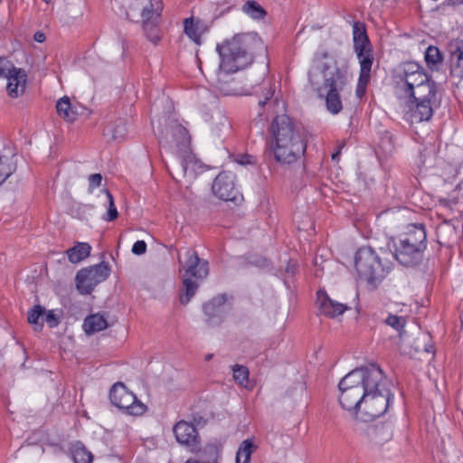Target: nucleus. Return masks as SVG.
I'll use <instances>...</instances> for the list:
<instances>
[{
  "label": "nucleus",
  "mask_w": 463,
  "mask_h": 463,
  "mask_svg": "<svg viewBox=\"0 0 463 463\" xmlns=\"http://www.w3.org/2000/svg\"><path fill=\"white\" fill-rule=\"evenodd\" d=\"M338 389L341 407L351 414H363L365 420L384 414L393 401L383 370L373 364L348 373Z\"/></svg>",
  "instance_id": "nucleus-1"
},
{
  "label": "nucleus",
  "mask_w": 463,
  "mask_h": 463,
  "mask_svg": "<svg viewBox=\"0 0 463 463\" xmlns=\"http://www.w3.org/2000/svg\"><path fill=\"white\" fill-rule=\"evenodd\" d=\"M308 80L313 90L325 97L326 109L332 115L338 114L343 109L340 93L350 83L348 66L340 53L320 46L312 58Z\"/></svg>",
  "instance_id": "nucleus-2"
},
{
  "label": "nucleus",
  "mask_w": 463,
  "mask_h": 463,
  "mask_svg": "<svg viewBox=\"0 0 463 463\" xmlns=\"http://www.w3.org/2000/svg\"><path fill=\"white\" fill-rule=\"evenodd\" d=\"M269 152L279 165H292L304 156L307 144L293 120L286 114L276 116L271 121Z\"/></svg>",
  "instance_id": "nucleus-3"
},
{
  "label": "nucleus",
  "mask_w": 463,
  "mask_h": 463,
  "mask_svg": "<svg viewBox=\"0 0 463 463\" xmlns=\"http://www.w3.org/2000/svg\"><path fill=\"white\" fill-rule=\"evenodd\" d=\"M266 47L255 32L236 33L217 43L216 52L220 56L219 68L226 72H237L251 64L258 52Z\"/></svg>",
  "instance_id": "nucleus-4"
},
{
  "label": "nucleus",
  "mask_w": 463,
  "mask_h": 463,
  "mask_svg": "<svg viewBox=\"0 0 463 463\" xmlns=\"http://www.w3.org/2000/svg\"><path fill=\"white\" fill-rule=\"evenodd\" d=\"M426 248L427 234L424 225L411 223L400 235L393 257L403 266H415L421 261Z\"/></svg>",
  "instance_id": "nucleus-5"
},
{
  "label": "nucleus",
  "mask_w": 463,
  "mask_h": 463,
  "mask_svg": "<svg viewBox=\"0 0 463 463\" xmlns=\"http://www.w3.org/2000/svg\"><path fill=\"white\" fill-rule=\"evenodd\" d=\"M354 51L360 65L355 94L358 98L364 96L371 79L373 54L371 43L363 25L354 22L353 24Z\"/></svg>",
  "instance_id": "nucleus-6"
},
{
  "label": "nucleus",
  "mask_w": 463,
  "mask_h": 463,
  "mask_svg": "<svg viewBox=\"0 0 463 463\" xmlns=\"http://www.w3.org/2000/svg\"><path fill=\"white\" fill-rule=\"evenodd\" d=\"M395 79L397 88L408 97L414 95L422 97L426 91H429L430 95L435 89L434 83L430 80L425 70L414 61L402 63Z\"/></svg>",
  "instance_id": "nucleus-7"
},
{
  "label": "nucleus",
  "mask_w": 463,
  "mask_h": 463,
  "mask_svg": "<svg viewBox=\"0 0 463 463\" xmlns=\"http://www.w3.org/2000/svg\"><path fill=\"white\" fill-rule=\"evenodd\" d=\"M354 266L359 278L369 284L383 279L390 269V266L382 262L372 247H362L357 250Z\"/></svg>",
  "instance_id": "nucleus-8"
},
{
  "label": "nucleus",
  "mask_w": 463,
  "mask_h": 463,
  "mask_svg": "<svg viewBox=\"0 0 463 463\" xmlns=\"http://www.w3.org/2000/svg\"><path fill=\"white\" fill-rule=\"evenodd\" d=\"M184 271L183 280L184 294L180 296V302L183 305H186L190 301L198 288V284L192 279H203L208 276V262L201 260L196 251L188 250L186 251Z\"/></svg>",
  "instance_id": "nucleus-9"
},
{
  "label": "nucleus",
  "mask_w": 463,
  "mask_h": 463,
  "mask_svg": "<svg viewBox=\"0 0 463 463\" xmlns=\"http://www.w3.org/2000/svg\"><path fill=\"white\" fill-rule=\"evenodd\" d=\"M0 78L6 80V93L12 99L23 96L26 90L28 75L5 57H0Z\"/></svg>",
  "instance_id": "nucleus-10"
},
{
  "label": "nucleus",
  "mask_w": 463,
  "mask_h": 463,
  "mask_svg": "<svg viewBox=\"0 0 463 463\" xmlns=\"http://www.w3.org/2000/svg\"><path fill=\"white\" fill-rule=\"evenodd\" d=\"M109 399L114 406L131 416H141L146 411V406L122 383H117L111 387Z\"/></svg>",
  "instance_id": "nucleus-11"
},
{
  "label": "nucleus",
  "mask_w": 463,
  "mask_h": 463,
  "mask_svg": "<svg viewBox=\"0 0 463 463\" xmlns=\"http://www.w3.org/2000/svg\"><path fill=\"white\" fill-rule=\"evenodd\" d=\"M110 274V267L107 262H100L81 269L76 275V287L80 294H90L95 287L105 281Z\"/></svg>",
  "instance_id": "nucleus-12"
},
{
  "label": "nucleus",
  "mask_w": 463,
  "mask_h": 463,
  "mask_svg": "<svg viewBox=\"0 0 463 463\" xmlns=\"http://www.w3.org/2000/svg\"><path fill=\"white\" fill-rule=\"evenodd\" d=\"M436 97V90H432V93L429 95V91L420 97L414 95L409 97L407 102V109L405 110V118L411 123L429 121L433 115V103Z\"/></svg>",
  "instance_id": "nucleus-13"
},
{
  "label": "nucleus",
  "mask_w": 463,
  "mask_h": 463,
  "mask_svg": "<svg viewBox=\"0 0 463 463\" xmlns=\"http://www.w3.org/2000/svg\"><path fill=\"white\" fill-rule=\"evenodd\" d=\"M161 146L167 147L175 154L186 153L189 149L191 137L187 129L178 124L170 125L160 137Z\"/></svg>",
  "instance_id": "nucleus-14"
},
{
  "label": "nucleus",
  "mask_w": 463,
  "mask_h": 463,
  "mask_svg": "<svg viewBox=\"0 0 463 463\" xmlns=\"http://www.w3.org/2000/svg\"><path fill=\"white\" fill-rule=\"evenodd\" d=\"M163 2L152 4V9H144L141 14L142 26L146 39L153 44H157L162 38V32L159 27Z\"/></svg>",
  "instance_id": "nucleus-15"
},
{
  "label": "nucleus",
  "mask_w": 463,
  "mask_h": 463,
  "mask_svg": "<svg viewBox=\"0 0 463 463\" xmlns=\"http://www.w3.org/2000/svg\"><path fill=\"white\" fill-rule=\"evenodd\" d=\"M213 193L221 200L236 201L240 193L235 185V175L232 172L220 173L213 181Z\"/></svg>",
  "instance_id": "nucleus-16"
},
{
  "label": "nucleus",
  "mask_w": 463,
  "mask_h": 463,
  "mask_svg": "<svg viewBox=\"0 0 463 463\" xmlns=\"http://www.w3.org/2000/svg\"><path fill=\"white\" fill-rule=\"evenodd\" d=\"M173 432L180 445L184 446L191 452L199 450L200 439L194 424L181 420L173 427Z\"/></svg>",
  "instance_id": "nucleus-17"
},
{
  "label": "nucleus",
  "mask_w": 463,
  "mask_h": 463,
  "mask_svg": "<svg viewBox=\"0 0 463 463\" xmlns=\"http://www.w3.org/2000/svg\"><path fill=\"white\" fill-rule=\"evenodd\" d=\"M232 72L222 71L219 68L216 88L223 96L250 95V91L236 78H229Z\"/></svg>",
  "instance_id": "nucleus-18"
},
{
  "label": "nucleus",
  "mask_w": 463,
  "mask_h": 463,
  "mask_svg": "<svg viewBox=\"0 0 463 463\" xmlns=\"http://www.w3.org/2000/svg\"><path fill=\"white\" fill-rule=\"evenodd\" d=\"M316 304L320 314L328 317L340 316L348 309L346 305L331 299L326 292L321 289L317 292Z\"/></svg>",
  "instance_id": "nucleus-19"
},
{
  "label": "nucleus",
  "mask_w": 463,
  "mask_h": 463,
  "mask_svg": "<svg viewBox=\"0 0 463 463\" xmlns=\"http://www.w3.org/2000/svg\"><path fill=\"white\" fill-rule=\"evenodd\" d=\"M450 60L452 62V73L463 78V40L456 41L450 46Z\"/></svg>",
  "instance_id": "nucleus-20"
},
{
  "label": "nucleus",
  "mask_w": 463,
  "mask_h": 463,
  "mask_svg": "<svg viewBox=\"0 0 463 463\" xmlns=\"http://www.w3.org/2000/svg\"><path fill=\"white\" fill-rule=\"evenodd\" d=\"M184 31L189 39L200 44L201 36L205 32V25L200 19L189 17L184 21Z\"/></svg>",
  "instance_id": "nucleus-21"
},
{
  "label": "nucleus",
  "mask_w": 463,
  "mask_h": 463,
  "mask_svg": "<svg viewBox=\"0 0 463 463\" xmlns=\"http://www.w3.org/2000/svg\"><path fill=\"white\" fill-rule=\"evenodd\" d=\"M226 302V296L220 295L212 298L203 306L205 315L209 317L211 324L215 325L217 322L213 320L215 317H220L223 311V306Z\"/></svg>",
  "instance_id": "nucleus-22"
},
{
  "label": "nucleus",
  "mask_w": 463,
  "mask_h": 463,
  "mask_svg": "<svg viewBox=\"0 0 463 463\" xmlns=\"http://www.w3.org/2000/svg\"><path fill=\"white\" fill-rule=\"evenodd\" d=\"M91 249L88 242H77L73 247L66 250V255L70 262L76 264L88 258Z\"/></svg>",
  "instance_id": "nucleus-23"
},
{
  "label": "nucleus",
  "mask_w": 463,
  "mask_h": 463,
  "mask_svg": "<svg viewBox=\"0 0 463 463\" xmlns=\"http://www.w3.org/2000/svg\"><path fill=\"white\" fill-rule=\"evenodd\" d=\"M108 326L105 317L99 314L88 316L83 322V329L87 335L104 330Z\"/></svg>",
  "instance_id": "nucleus-24"
},
{
  "label": "nucleus",
  "mask_w": 463,
  "mask_h": 463,
  "mask_svg": "<svg viewBox=\"0 0 463 463\" xmlns=\"http://www.w3.org/2000/svg\"><path fill=\"white\" fill-rule=\"evenodd\" d=\"M45 308L41 305H34L27 312V320L33 328L40 332L43 328V316Z\"/></svg>",
  "instance_id": "nucleus-25"
},
{
  "label": "nucleus",
  "mask_w": 463,
  "mask_h": 463,
  "mask_svg": "<svg viewBox=\"0 0 463 463\" xmlns=\"http://www.w3.org/2000/svg\"><path fill=\"white\" fill-rule=\"evenodd\" d=\"M73 463H92L93 455L82 443L76 442L71 448Z\"/></svg>",
  "instance_id": "nucleus-26"
},
{
  "label": "nucleus",
  "mask_w": 463,
  "mask_h": 463,
  "mask_svg": "<svg viewBox=\"0 0 463 463\" xmlns=\"http://www.w3.org/2000/svg\"><path fill=\"white\" fill-rule=\"evenodd\" d=\"M56 109L59 116L69 122H73L77 118V112L72 109L70 99L66 96L58 100Z\"/></svg>",
  "instance_id": "nucleus-27"
},
{
  "label": "nucleus",
  "mask_w": 463,
  "mask_h": 463,
  "mask_svg": "<svg viewBox=\"0 0 463 463\" xmlns=\"http://www.w3.org/2000/svg\"><path fill=\"white\" fill-rule=\"evenodd\" d=\"M242 12L253 20H262L267 15L266 10L256 1H247L241 8Z\"/></svg>",
  "instance_id": "nucleus-28"
},
{
  "label": "nucleus",
  "mask_w": 463,
  "mask_h": 463,
  "mask_svg": "<svg viewBox=\"0 0 463 463\" xmlns=\"http://www.w3.org/2000/svg\"><path fill=\"white\" fill-rule=\"evenodd\" d=\"M16 163L14 156H0V184H2L14 171Z\"/></svg>",
  "instance_id": "nucleus-29"
},
{
  "label": "nucleus",
  "mask_w": 463,
  "mask_h": 463,
  "mask_svg": "<svg viewBox=\"0 0 463 463\" xmlns=\"http://www.w3.org/2000/svg\"><path fill=\"white\" fill-rule=\"evenodd\" d=\"M255 447L250 439L243 440L236 453V463H250Z\"/></svg>",
  "instance_id": "nucleus-30"
},
{
  "label": "nucleus",
  "mask_w": 463,
  "mask_h": 463,
  "mask_svg": "<svg viewBox=\"0 0 463 463\" xmlns=\"http://www.w3.org/2000/svg\"><path fill=\"white\" fill-rule=\"evenodd\" d=\"M425 61L431 70H438L442 62V55L438 47L429 46L425 52Z\"/></svg>",
  "instance_id": "nucleus-31"
},
{
  "label": "nucleus",
  "mask_w": 463,
  "mask_h": 463,
  "mask_svg": "<svg viewBox=\"0 0 463 463\" xmlns=\"http://www.w3.org/2000/svg\"><path fill=\"white\" fill-rule=\"evenodd\" d=\"M233 379L241 386L246 387L249 383V370L247 367L235 364L232 367Z\"/></svg>",
  "instance_id": "nucleus-32"
},
{
  "label": "nucleus",
  "mask_w": 463,
  "mask_h": 463,
  "mask_svg": "<svg viewBox=\"0 0 463 463\" xmlns=\"http://www.w3.org/2000/svg\"><path fill=\"white\" fill-rule=\"evenodd\" d=\"M384 322L387 326H391L401 334L404 330V327L407 324V319L402 316L389 314Z\"/></svg>",
  "instance_id": "nucleus-33"
},
{
  "label": "nucleus",
  "mask_w": 463,
  "mask_h": 463,
  "mask_svg": "<svg viewBox=\"0 0 463 463\" xmlns=\"http://www.w3.org/2000/svg\"><path fill=\"white\" fill-rule=\"evenodd\" d=\"M104 194H106V197L108 199L109 207L107 213L103 215L102 219L106 222H112L118 218V213L115 205L114 198L111 193L109 190L105 189Z\"/></svg>",
  "instance_id": "nucleus-34"
},
{
  "label": "nucleus",
  "mask_w": 463,
  "mask_h": 463,
  "mask_svg": "<svg viewBox=\"0 0 463 463\" xmlns=\"http://www.w3.org/2000/svg\"><path fill=\"white\" fill-rule=\"evenodd\" d=\"M62 317V311L60 309L45 310L43 321L46 322L50 328H54L59 326Z\"/></svg>",
  "instance_id": "nucleus-35"
},
{
  "label": "nucleus",
  "mask_w": 463,
  "mask_h": 463,
  "mask_svg": "<svg viewBox=\"0 0 463 463\" xmlns=\"http://www.w3.org/2000/svg\"><path fill=\"white\" fill-rule=\"evenodd\" d=\"M155 2H162L161 0H129V8L131 10H140L141 14L144 9H152V4Z\"/></svg>",
  "instance_id": "nucleus-36"
},
{
  "label": "nucleus",
  "mask_w": 463,
  "mask_h": 463,
  "mask_svg": "<svg viewBox=\"0 0 463 463\" xmlns=\"http://www.w3.org/2000/svg\"><path fill=\"white\" fill-rule=\"evenodd\" d=\"M89 192L92 193L96 188L99 187L102 183V176L100 174H92L89 176Z\"/></svg>",
  "instance_id": "nucleus-37"
},
{
  "label": "nucleus",
  "mask_w": 463,
  "mask_h": 463,
  "mask_svg": "<svg viewBox=\"0 0 463 463\" xmlns=\"http://www.w3.org/2000/svg\"><path fill=\"white\" fill-rule=\"evenodd\" d=\"M131 251L135 255H142L146 251V243L145 241H137L131 249Z\"/></svg>",
  "instance_id": "nucleus-38"
},
{
  "label": "nucleus",
  "mask_w": 463,
  "mask_h": 463,
  "mask_svg": "<svg viewBox=\"0 0 463 463\" xmlns=\"http://www.w3.org/2000/svg\"><path fill=\"white\" fill-rule=\"evenodd\" d=\"M188 157H189V160H184V161L181 162L182 170L184 172V175H186L190 168L194 169V165H195L197 164V162L195 160H194V158H191L190 156H188Z\"/></svg>",
  "instance_id": "nucleus-39"
},
{
  "label": "nucleus",
  "mask_w": 463,
  "mask_h": 463,
  "mask_svg": "<svg viewBox=\"0 0 463 463\" xmlns=\"http://www.w3.org/2000/svg\"><path fill=\"white\" fill-rule=\"evenodd\" d=\"M272 96H273V92L271 90H269L265 99L263 100L259 101L260 107L263 108L265 106V104L268 102V100H269Z\"/></svg>",
  "instance_id": "nucleus-40"
},
{
  "label": "nucleus",
  "mask_w": 463,
  "mask_h": 463,
  "mask_svg": "<svg viewBox=\"0 0 463 463\" xmlns=\"http://www.w3.org/2000/svg\"><path fill=\"white\" fill-rule=\"evenodd\" d=\"M250 159H251L250 156H248V155L242 156L241 157V159L238 160V163L241 165H247V164L251 163Z\"/></svg>",
  "instance_id": "nucleus-41"
},
{
  "label": "nucleus",
  "mask_w": 463,
  "mask_h": 463,
  "mask_svg": "<svg viewBox=\"0 0 463 463\" xmlns=\"http://www.w3.org/2000/svg\"><path fill=\"white\" fill-rule=\"evenodd\" d=\"M34 40L38 43H43L45 40V35L43 33L37 32L34 34Z\"/></svg>",
  "instance_id": "nucleus-42"
},
{
  "label": "nucleus",
  "mask_w": 463,
  "mask_h": 463,
  "mask_svg": "<svg viewBox=\"0 0 463 463\" xmlns=\"http://www.w3.org/2000/svg\"><path fill=\"white\" fill-rule=\"evenodd\" d=\"M295 269H296V265L294 263H291V261H289L286 267V272L294 274Z\"/></svg>",
  "instance_id": "nucleus-43"
},
{
  "label": "nucleus",
  "mask_w": 463,
  "mask_h": 463,
  "mask_svg": "<svg viewBox=\"0 0 463 463\" xmlns=\"http://www.w3.org/2000/svg\"><path fill=\"white\" fill-rule=\"evenodd\" d=\"M341 148H342V146H340V147L338 148V150H337L335 153H334V154L332 155V159H333V160H337V159H338L339 155H340V150H341Z\"/></svg>",
  "instance_id": "nucleus-44"
},
{
  "label": "nucleus",
  "mask_w": 463,
  "mask_h": 463,
  "mask_svg": "<svg viewBox=\"0 0 463 463\" xmlns=\"http://www.w3.org/2000/svg\"><path fill=\"white\" fill-rule=\"evenodd\" d=\"M185 463H199V462H198L197 460H194V459L190 458V459H187V460L185 461Z\"/></svg>",
  "instance_id": "nucleus-45"
},
{
  "label": "nucleus",
  "mask_w": 463,
  "mask_h": 463,
  "mask_svg": "<svg viewBox=\"0 0 463 463\" xmlns=\"http://www.w3.org/2000/svg\"><path fill=\"white\" fill-rule=\"evenodd\" d=\"M212 357H213V354H207V355L205 356V360H206V361H209V360H211V359H212Z\"/></svg>",
  "instance_id": "nucleus-46"
},
{
  "label": "nucleus",
  "mask_w": 463,
  "mask_h": 463,
  "mask_svg": "<svg viewBox=\"0 0 463 463\" xmlns=\"http://www.w3.org/2000/svg\"><path fill=\"white\" fill-rule=\"evenodd\" d=\"M371 430H372V432H373V433H374V432H376V431H377V429L373 428V429H372Z\"/></svg>",
  "instance_id": "nucleus-47"
}]
</instances>
